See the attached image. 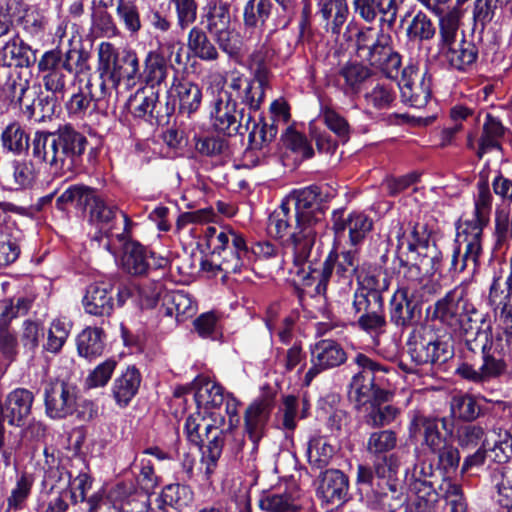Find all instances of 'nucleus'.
Wrapping results in <instances>:
<instances>
[{"mask_svg": "<svg viewBox=\"0 0 512 512\" xmlns=\"http://www.w3.org/2000/svg\"><path fill=\"white\" fill-rule=\"evenodd\" d=\"M506 131L507 128L498 116L486 113L477 147L472 135L467 138V147L475 150L477 157L481 159L488 152L501 150V141Z\"/></svg>", "mask_w": 512, "mask_h": 512, "instance_id": "nucleus-29", "label": "nucleus"}, {"mask_svg": "<svg viewBox=\"0 0 512 512\" xmlns=\"http://www.w3.org/2000/svg\"><path fill=\"white\" fill-rule=\"evenodd\" d=\"M388 491H383L381 494L380 503L383 509L388 512H412V506H410V495L409 491L406 495L398 492L396 482H387Z\"/></svg>", "mask_w": 512, "mask_h": 512, "instance_id": "nucleus-56", "label": "nucleus"}, {"mask_svg": "<svg viewBox=\"0 0 512 512\" xmlns=\"http://www.w3.org/2000/svg\"><path fill=\"white\" fill-rule=\"evenodd\" d=\"M113 284L110 281H97L90 284L82 299L86 313L94 316H109L114 307Z\"/></svg>", "mask_w": 512, "mask_h": 512, "instance_id": "nucleus-31", "label": "nucleus"}, {"mask_svg": "<svg viewBox=\"0 0 512 512\" xmlns=\"http://www.w3.org/2000/svg\"><path fill=\"white\" fill-rule=\"evenodd\" d=\"M122 223L124 224L123 232L112 233L116 242L114 249H121L120 256L121 268L131 275H143L150 270L151 262L149 260V252L140 243L131 241L128 237V230L131 225L126 214H121Z\"/></svg>", "mask_w": 512, "mask_h": 512, "instance_id": "nucleus-16", "label": "nucleus"}, {"mask_svg": "<svg viewBox=\"0 0 512 512\" xmlns=\"http://www.w3.org/2000/svg\"><path fill=\"white\" fill-rule=\"evenodd\" d=\"M116 14L130 35L133 36L138 34L141 30L142 24L138 8L134 3L119 0L116 8Z\"/></svg>", "mask_w": 512, "mask_h": 512, "instance_id": "nucleus-62", "label": "nucleus"}, {"mask_svg": "<svg viewBox=\"0 0 512 512\" xmlns=\"http://www.w3.org/2000/svg\"><path fill=\"white\" fill-rule=\"evenodd\" d=\"M141 375L135 367H127L113 382L112 396L119 407H126L138 392Z\"/></svg>", "mask_w": 512, "mask_h": 512, "instance_id": "nucleus-39", "label": "nucleus"}, {"mask_svg": "<svg viewBox=\"0 0 512 512\" xmlns=\"http://www.w3.org/2000/svg\"><path fill=\"white\" fill-rule=\"evenodd\" d=\"M349 480L338 469H327L319 476L316 494L323 502L339 506L348 500Z\"/></svg>", "mask_w": 512, "mask_h": 512, "instance_id": "nucleus-28", "label": "nucleus"}, {"mask_svg": "<svg viewBox=\"0 0 512 512\" xmlns=\"http://www.w3.org/2000/svg\"><path fill=\"white\" fill-rule=\"evenodd\" d=\"M477 310L469 302L466 288L457 286L448 291L439 299L433 310V317L454 331L464 334L465 340L468 334L475 333L472 323H476Z\"/></svg>", "mask_w": 512, "mask_h": 512, "instance_id": "nucleus-10", "label": "nucleus"}, {"mask_svg": "<svg viewBox=\"0 0 512 512\" xmlns=\"http://www.w3.org/2000/svg\"><path fill=\"white\" fill-rule=\"evenodd\" d=\"M397 436L392 430H380L370 434L367 440L368 453L378 456L396 447Z\"/></svg>", "mask_w": 512, "mask_h": 512, "instance_id": "nucleus-61", "label": "nucleus"}, {"mask_svg": "<svg viewBox=\"0 0 512 512\" xmlns=\"http://www.w3.org/2000/svg\"><path fill=\"white\" fill-rule=\"evenodd\" d=\"M283 146L295 155L297 159H309L314 150L306 136L292 127H288L281 135Z\"/></svg>", "mask_w": 512, "mask_h": 512, "instance_id": "nucleus-53", "label": "nucleus"}, {"mask_svg": "<svg viewBox=\"0 0 512 512\" xmlns=\"http://www.w3.org/2000/svg\"><path fill=\"white\" fill-rule=\"evenodd\" d=\"M456 230L449 271L461 273L464 270H470L474 273L479 266V259L483 251V234L471 224H465L464 227L456 225Z\"/></svg>", "mask_w": 512, "mask_h": 512, "instance_id": "nucleus-13", "label": "nucleus"}, {"mask_svg": "<svg viewBox=\"0 0 512 512\" xmlns=\"http://www.w3.org/2000/svg\"><path fill=\"white\" fill-rule=\"evenodd\" d=\"M121 214L118 208L110 203H107L100 195H96L93 202L90 205V217L91 220L101 225L102 229L106 231V241L103 243V247L110 253H115V237L112 238V233L123 232L124 224L121 222Z\"/></svg>", "mask_w": 512, "mask_h": 512, "instance_id": "nucleus-23", "label": "nucleus"}, {"mask_svg": "<svg viewBox=\"0 0 512 512\" xmlns=\"http://www.w3.org/2000/svg\"><path fill=\"white\" fill-rule=\"evenodd\" d=\"M132 469L135 474L136 487L145 498H148V495L153 493L159 484V479L154 472L151 460L145 457L135 459Z\"/></svg>", "mask_w": 512, "mask_h": 512, "instance_id": "nucleus-48", "label": "nucleus"}, {"mask_svg": "<svg viewBox=\"0 0 512 512\" xmlns=\"http://www.w3.org/2000/svg\"><path fill=\"white\" fill-rule=\"evenodd\" d=\"M412 284H402L393 293L389 303L390 321L397 327H409L416 324L421 317V305L415 299Z\"/></svg>", "mask_w": 512, "mask_h": 512, "instance_id": "nucleus-19", "label": "nucleus"}, {"mask_svg": "<svg viewBox=\"0 0 512 512\" xmlns=\"http://www.w3.org/2000/svg\"><path fill=\"white\" fill-rule=\"evenodd\" d=\"M187 48L196 58L205 62H214L219 58V52L209 39L206 31L198 26H193L187 35Z\"/></svg>", "mask_w": 512, "mask_h": 512, "instance_id": "nucleus-44", "label": "nucleus"}, {"mask_svg": "<svg viewBox=\"0 0 512 512\" xmlns=\"http://www.w3.org/2000/svg\"><path fill=\"white\" fill-rule=\"evenodd\" d=\"M80 401V389L72 381L57 379L45 387V411L51 419H64L75 413L81 420L92 419L96 414L93 403L85 402L88 412L81 413L78 411Z\"/></svg>", "mask_w": 512, "mask_h": 512, "instance_id": "nucleus-11", "label": "nucleus"}, {"mask_svg": "<svg viewBox=\"0 0 512 512\" xmlns=\"http://www.w3.org/2000/svg\"><path fill=\"white\" fill-rule=\"evenodd\" d=\"M314 255L303 265V273H296L293 266L290 271L296 274L304 284H309L310 279H317L318 283L315 291L318 295H325L329 284L337 282L341 285L340 289L345 290L352 284L353 276L359 266L357 248L340 252L339 254L330 253L320 270L313 267L318 260V250L313 248Z\"/></svg>", "mask_w": 512, "mask_h": 512, "instance_id": "nucleus-7", "label": "nucleus"}, {"mask_svg": "<svg viewBox=\"0 0 512 512\" xmlns=\"http://www.w3.org/2000/svg\"><path fill=\"white\" fill-rule=\"evenodd\" d=\"M407 347L416 365L443 363L452 356L450 345L433 333L419 335L414 332L407 341Z\"/></svg>", "mask_w": 512, "mask_h": 512, "instance_id": "nucleus-17", "label": "nucleus"}, {"mask_svg": "<svg viewBox=\"0 0 512 512\" xmlns=\"http://www.w3.org/2000/svg\"><path fill=\"white\" fill-rule=\"evenodd\" d=\"M452 69L458 71H468L476 63L478 59V48L472 41L465 38V34L461 33V39L455 46H450L440 52Z\"/></svg>", "mask_w": 512, "mask_h": 512, "instance_id": "nucleus-35", "label": "nucleus"}, {"mask_svg": "<svg viewBox=\"0 0 512 512\" xmlns=\"http://www.w3.org/2000/svg\"><path fill=\"white\" fill-rule=\"evenodd\" d=\"M272 405L268 400H260L251 403L244 414V432L252 443L251 458L255 460L260 440L264 437Z\"/></svg>", "mask_w": 512, "mask_h": 512, "instance_id": "nucleus-25", "label": "nucleus"}, {"mask_svg": "<svg viewBox=\"0 0 512 512\" xmlns=\"http://www.w3.org/2000/svg\"><path fill=\"white\" fill-rule=\"evenodd\" d=\"M358 57L370 66L379 69L388 78L398 74L401 57L391 47V36L383 31L368 27L360 30L356 37Z\"/></svg>", "mask_w": 512, "mask_h": 512, "instance_id": "nucleus-8", "label": "nucleus"}, {"mask_svg": "<svg viewBox=\"0 0 512 512\" xmlns=\"http://www.w3.org/2000/svg\"><path fill=\"white\" fill-rule=\"evenodd\" d=\"M239 405L240 402L237 399L229 400L228 420L219 412H211L208 418L200 414L190 415L186 420L185 431L191 443L200 446L204 441L203 436L207 439V444L202 448L200 465L204 479L208 482L211 481L218 467L223 447L230 440H235L234 432L239 423Z\"/></svg>", "mask_w": 512, "mask_h": 512, "instance_id": "nucleus-1", "label": "nucleus"}, {"mask_svg": "<svg viewBox=\"0 0 512 512\" xmlns=\"http://www.w3.org/2000/svg\"><path fill=\"white\" fill-rule=\"evenodd\" d=\"M410 506L417 512H431L439 499V494L431 482L411 481L408 483Z\"/></svg>", "mask_w": 512, "mask_h": 512, "instance_id": "nucleus-45", "label": "nucleus"}, {"mask_svg": "<svg viewBox=\"0 0 512 512\" xmlns=\"http://www.w3.org/2000/svg\"><path fill=\"white\" fill-rule=\"evenodd\" d=\"M354 363L358 368L370 366V373H367L374 388L376 389L377 401H388L392 395L391 378L395 376V370L389 366L382 365L368 356L359 353L354 358Z\"/></svg>", "mask_w": 512, "mask_h": 512, "instance_id": "nucleus-32", "label": "nucleus"}, {"mask_svg": "<svg viewBox=\"0 0 512 512\" xmlns=\"http://www.w3.org/2000/svg\"><path fill=\"white\" fill-rule=\"evenodd\" d=\"M179 101V109L182 113L191 115L196 112L202 102L201 88L190 81H179L173 84Z\"/></svg>", "mask_w": 512, "mask_h": 512, "instance_id": "nucleus-49", "label": "nucleus"}, {"mask_svg": "<svg viewBox=\"0 0 512 512\" xmlns=\"http://www.w3.org/2000/svg\"><path fill=\"white\" fill-rule=\"evenodd\" d=\"M96 195V192L88 186L71 185L57 198L56 206L59 210H64L68 204L86 208L91 205Z\"/></svg>", "mask_w": 512, "mask_h": 512, "instance_id": "nucleus-51", "label": "nucleus"}, {"mask_svg": "<svg viewBox=\"0 0 512 512\" xmlns=\"http://www.w3.org/2000/svg\"><path fill=\"white\" fill-rule=\"evenodd\" d=\"M212 246L213 253L224 254L219 268L227 274L241 272L242 268L250 262V252L245 239L234 230L220 231L215 235Z\"/></svg>", "mask_w": 512, "mask_h": 512, "instance_id": "nucleus-15", "label": "nucleus"}, {"mask_svg": "<svg viewBox=\"0 0 512 512\" xmlns=\"http://www.w3.org/2000/svg\"><path fill=\"white\" fill-rule=\"evenodd\" d=\"M373 228L372 219L363 212L353 211L347 215L334 212L333 230L338 237L348 231L349 242L356 247L361 244Z\"/></svg>", "mask_w": 512, "mask_h": 512, "instance_id": "nucleus-27", "label": "nucleus"}, {"mask_svg": "<svg viewBox=\"0 0 512 512\" xmlns=\"http://www.w3.org/2000/svg\"><path fill=\"white\" fill-rule=\"evenodd\" d=\"M358 288L354 293V297L363 295L367 300L372 301L374 298L384 301L383 292L389 287V280L381 269H373L358 275Z\"/></svg>", "mask_w": 512, "mask_h": 512, "instance_id": "nucleus-41", "label": "nucleus"}, {"mask_svg": "<svg viewBox=\"0 0 512 512\" xmlns=\"http://www.w3.org/2000/svg\"><path fill=\"white\" fill-rule=\"evenodd\" d=\"M104 349L103 331L97 327L85 328L77 337L80 356L91 358L100 355Z\"/></svg>", "mask_w": 512, "mask_h": 512, "instance_id": "nucleus-50", "label": "nucleus"}, {"mask_svg": "<svg viewBox=\"0 0 512 512\" xmlns=\"http://www.w3.org/2000/svg\"><path fill=\"white\" fill-rule=\"evenodd\" d=\"M399 227L396 237L398 246L407 243L409 257L419 272L426 276H432L440 270L442 253L437 245L430 240L429 233L424 224L415 223L411 225L409 236L405 238Z\"/></svg>", "mask_w": 512, "mask_h": 512, "instance_id": "nucleus-12", "label": "nucleus"}, {"mask_svg": "<svg viewBox=\"0 0 512 512\" xmlns=\"http://www.w3.org/2000/svg\"><path fill=\"white\" fill-rule=\"evenodd\" d=\"M370 366L358 368L350 383L349 399L357 408L376 400V389L367 373H370Z\"/></svg>", "mask_w": 512, "mask_h": 512, "instance_id": "nucleus-43", "label": "nucleus"}, {"mask_svg": "<svg viewBox=\"0 0 512 512\" xmlns=\"http://www.w3.org/2000/svg\"><path fill=\"white\" fill-rule=\"evenodd\" d=\"M35 477L28 472H22L17 475L16 483L7 499L10 510H20L24 507L33 487Z\"/></svg>", "mask_w": 512, "mask_h": 512, "instance_id": "nucleus-55", "label": "nucleus"}, {"mask_svg": "<svg viewBox=\"0 0 512 512\" xmlns=\"http://www.w3.org/2000/svg\"><path fill=\"white\" fill-rule=\"evenodd\" d=\"M492 195L486 181L477 184V194L474 198V211L471 215L459 219L456 225L464 227L465 224L477 227L483 234V229L490 220L492 210Z\"/></svg>", "mask_w": 512, "mask_h": 512, "instance_id": "nucleus-33", "label": "nucleus"}, {"mask_svg": "<svg viewBox=\"0 0 512 512\" xmlns=\"http://www.w3.org/2000/svg\"><path fill=\"white\" fill-rule=\"evenodd\" d=\"M213 82L210 89L214 94V99L210 106V120L213 128L228 136L243 135L248 133V140L255 148H261L271 142L277 129L272 125H267L261 117H255L251 113H246L244 109H237V102L231 97L223 94L224 78L220 74L211 76Z\"/></svg>", "mask_w": 512, "mask_h": 512, "instance_id": "nucleus-2", "label": "nucleus"}, {"mask_svg": "<svg viewBox=\"0 0 512 512\" xmlns=\"http://www.w3.org/2000/svg\"><path fill=\"white\" fill-rule=\"evenodd\" d=\"M1 142L4 149L20 155L29 147V136L18 122H12L2 131Z\"/></svg>", "mask_w": 512, "mask_h": 512, "instance_id": "nucleus-52", "label": "nucleus"}, {"mask_svg": "<svg viewBox=\"0 0 512 512\" xmlns=\"http://www.w3.org/2000/svg\"><path fill=\"white\" fill-rule=\"evenodd\" d=\"M196 386L194 398L199 408L219 409L225 404V413L227 414V403L230 399H236L230 393L225 394L222 386L209 379L199 380Z\"/></svg>", "mask_w": 512, "mask_h": 512, "instance_id": "nucleus-38", "label": "nucleus"}, {"mask_svg": "<svg viewBox=\"0 0 512 512\" xmlns=\"http://www.w3.org/2000/svg\"><path fill=\"white\" fill-rule=\"evenodd\" d=\"M337 81L346 96H357L373 81V72L361 62H347L339 68Z\"/></svg>", "mask_w": 512, "mask_h": 512, "instance_id": "nucleus-30", "label": "nucleus"}, {"mask_svg": "<svg viewBox=\"0 0 512 512\" xmlns=\"http://www.w3.org/2000/svg\"><path fill=\"white\" fill-rule=\"evenodd\" d=\"M512 334L507 331L493 332L488 323L477 328L475 333L468 334L466 347L471 352L480 351L482 364L475 368L468 363H462L456 369V373L463 379L483 384L502 375L506 370L504 355L511 349Z\"/></svg>", "mask_w": 512, "mask_h": 512, "instance_id": "nucleus-4", "label": "nucleus"}, {"mask_svg": "<svg viewBox=\"0 0 512 512\" xmlns=\"http://www.w3.org/2000/svg\"><path fill=\"white\" fill-rule=\"evenodd\" d=\"M461 12L453 8L439 18V53L459 43Z\"/></svg>", "mask_w": 512, "mask_h": 512, "instance_id": "nucleus-47", "label": "nucleus"}, {"mask_svg": "<svg viewBox=\"0 0 512 512\" xmlns=\"http://www.w3.org/2000/svg\"><path fill=\"white\" fill-rule=\"evenodd\" d=\"M28 47L19 39L8 41L0 49V65L4 67L23 66Z\"/></svg>", "mask_w": 512, "mask_h": 512, "instance_id": "nucleus-64", "label": "nucleus"}, {"mask_svg": "<svg viewBox=\"0 0 512 512\" xmlns=\"http://www.w3.org/2000/svg\"><path fill=\"white\" fill-rule=\"evenodd\" d=\"M337 449L324 436H313L307 444V460L309 465L315 469L327 467L333 459Z\"/></svg>", "mask_w": 512, "mask_h": 512, "instance_id": "nucleus-46", "label": "nucleus"}, {"mask_svg": "<svg viewBox=\"0 0 512 512\" xmlns=\"http://www.w3.org/2000/svg\"><path fill=\"white\" fill-rule=\"evenodd\" d=\"M71 327V322L66 318L54 319L48 330L45 350L53 354L59 353L70 334Z\"/></svg>", "mask_w": 512, "mask_h": 512, "instance_id": "nucleus-54", "label": "nucleus"}, {"mask_svg": "<svg viewBox=\"0 0 512 512\" xmlns=\"http://www.w3.org/2000/svg\"><path fill=\"white\" fill-rule=\"evenodd\" d=\"M398 87L404 103L415 108H422L428 103L430 84L425 79V73H421L414 66L403 69Z\"/></svg>", "mask_w": 512, "mask_h": 512, "instance_id": "nucleus-26", "label": "nucleus"}, {"mask_svg": "<svg viewBox=\"0 0 512 512\" xmlns=\"http://www.w3.org/2000/svg\"><path fill=\"white\" fill-rule=\"evenodd\" d=\"M190 500V489L187 486L180 484H169L165 486L157 498L160 509L164 506L181 509L183 506L187 505Z\"/></svg>", "mask_w": 512, "mask_h": 512, "instance_id": "nucleus-57", "label": "nucleus"}, {"mask_svg": "<svg viewBox=\"0 0 512 512\" xmlns=\"http://www.w3.org/2000/svg\"><path fill=\"white\" fill-rule=\"evenodd\" d=\"M223 94L231 97L235 102L247 107L248 112L256 116L265 99V93L256 86L250 78L239 71H232L229 75L228 90Z\"/></svg>", "mask_w": 512, "mask_h": 512, "instance_id": "nucleus-22", "label": "nucleus"}, {"mask_svg": "<svg viewBox=\"0 0 512 512\" xmlns=\"http://www.w3.org/2000/svg\"><path fill=\"white\" fill-rule=\"evenodd\" d=\"M296 226V216L291 209L282 201L281 205L269 216L267 229L270 235L282 239L287 253L292 254L290 236Z\"/></svg>", "mask_w": 512, "mask_h": 512, "instance_id": "nucleus-34", "label": "nucleus"}, {"mask_svg": "<svg viewBox=\"0 0 512 512\" xmlns=\"http://www.w3.org/2000/svg\"><path fill=\"white\" fill-rule=\"evenodd\" d=\"M439 490L446 504L450 506V512H467L466 499L458 483L444 478Z\"/></svg>", "mask_w": 512, "mask_h": 512, "instance_id": "nucleus-59", "label": "nucleus"}, {"mask_svg": "<svg viewBox=\"0 0 512 512\" xmlns=\"http://www.w3.org/2000/svg\"><path fill=\"white\" fill-rule=\"evenodd\" d=\"M410 436L423 438V444L426 445L431 452L439 451L441 447L447 444L446 439L439 431V423L435 418L424 416H416L410 423Z\"/></svg>", "mask_w": 512, "mask_h": 512, "instance_id": "nucleus-37", "label": "nucleus"}, {"mask_svg": "<svg viewBox=\"0 0 512 512\" xmlns=\"http://www.w3.org/2000/svg\"><path fill=\"white\" fill-rule=\"evenodd\" d=\"M396 97L397 93L394 84L387 80L373 79L363 94L365 107L375 111L392 108Z\"/></svg>", "mask_w": 512, "mask_h": 512, "instance_id": "nucleus-36", "label": "nucleus"}, {"mask_svg": "<svg viewBox=\"0 0 512 512\" xmlns=\"http://www.w3.org/2000/svg\"><path fill=\"white\" fill-rule=\"evenodd\" d=\"M202 21L205 28L219 45L220 49L233 55L237 51L234 30L231 28L229 4L221 0H209L203 7Z\"/></svg>", "mask_w": 512, "mask_h": 512, "instance_id": "nucleus-14", "label": "nucleus"}, {"mask_svg": "<svg viewBox=\"0 0 512 512\" xmlns=\"http://www.w3.org/2000/svg\"><path fill=\"white\" fill-rule=\"evenodd\" d=\"M158 102V92L150 89L148 93L144 89L137 90L133 99H130V106L135 117L144 118L153 116V111Z\"/></svg>", "mask_w": 512, "mask_h": 512, "instance_id": "nucleus-63", "label": "nucleus"}, {"mask_svg": "<svg viewBox=\"0 0 512 512\" xmlns=\"http://www.w3.org/2000/svg\"><path fill=\"white\" fill-rule=\"evenodd\" d=\"M77 503L71 473L64 467H49L41 483L37 512H67L71 504Z\"/></svg>", "mask_w": 512, "mask_h": 512, "instance_id": "nucleus-9", "label": "nucleus"}, {"mask_svg": "<svg viewBox=\"0 0 512 512\" xmlns=\"http://www.w3.org/2000/svg\"><path fill=\"white\" fill-rule=\"evenodd\" d=\"M276 16L272 0H249L243 8V22L246 29L262 31L266 22ZM276 24L278 20L275 18Z\"/></svg>", "mask_w": 512, "mask_h": 512, "instance_id": "nucleus-40", "label": "nucleus"}, {"mask_svg": "<svg viewBox=\"0 0 512 512\" xmlns=\"http://www.w3.org/2000/svg\"><path fill=\"white\" fill-rule=\"evenodd\" d=\"M346 361V353L339 343L334 340L324 339L318 341L311 348V367L304 377L306 385L319 373L338 367Z\"/></svg>", "mask_w": 512, "mask_h": 512, "instance_id": "nucleus-21", "label": "nucleus"}, {"mask_svg": "<svg viewBox=\"0 0 512 512\" xmlns=\"http://www.w3.org/2000/svg\"><path fill=\"white\" fill-rule=\"evenodd\" d=\"M179 41L174 39H157V47L146 53L143 61V78L145 83L154 89L164 83L167 79L170 58L176 44Z\"/></svg>", "mask_w": 512, "mask_h": 512, "instance_id": "nucleus-18", "label": "nucleus"}, {"mask_svg": "<svg viewBox=\"0 0 512 512\" xmlns=\"http://www.w3.org/2000/svg\"><path fill=\"white\" fill-rule=\"evenodd\" d=\"M258 506L264 512H299L302 509L301 490L295 483L263 491Z\"/></svg>", "mask_w": 512, "mask_h": 512, "instance_id": "nucleus-20", "label": "nucleus"}, {"mask_svg": "<svg viewBox=\"0 0 512 512\" xmlns=\"http://www.w3.org/2000/svg\"><path fill=\"white\" fill-rule=\"evenodd\" d=\"M382 402H372L365 421L372 427H383L391 424L399 415L400 410L393 405H382Z\"/></svg>", "mask_w": 512, "mask_h": 512, "instance_id": "nucleus-60", "label": "nucleus"}, {"mask_svg": "<svg viewBox=\"0 0 512 512\" xmlns=\"http://www.w3.org/2000/svg\"><path fill=\"white\" fill-rule=\"evenodd\" d=\"M86 138L70 127L57 134L37 131L32 139V155L56 171H69L84 153Z\"/></svg>", "mask_w": 512, "mask_h": 512, "instance_id": "nucleus-6", "label": "nucleus"}, {"mask_svg": "<svg viewBox=\"0 0 512 512\" xmlns=\"http://www.w3.org/2000/svg\"><path fill=\"white\" fill-rule=\"evenodd\" d=\"M100 89L103 96L118 95L135 87L140 75L139 58L129 47L117 48L110 42H101L97 48Z\"/></svg>", "mask_w": 512, "mask_h": 512, "instance_id": "nucleus-5", "label": "nucleus"}, {"mask_svg": "<svg viewBox=\"0 0 512 512\" xmlns=\"http://www.w3.org/2000/svg\"><path fill=\"white\" fill-rule=\"evenodd\" d=\"M319 13L326 22L325 27L334 35H339L349 15L346 0H319Z\"/></svg>", "mask_w": 512, "mask_h": 512, "instance_id": "nucleus-42", "label": "nucleus"}, {"mask_svg": "<svg viewBox=\"0 0 512 512\" xmlns=\"http://www.w3.org/2000/svg\"><path fill=\"white\" fill-rule=\"evenodd\" d=\"M352 308L359 315L356 325L359 329L373 335L385 331L387 321L385 317L384 301L379 299L367 300L363 295L353 297Z\"/></svg>", "mask_w": 512, "mask_h": 512, "instance_id": "nucleus-24", "label": "nucleus"}, {"mask_svg": "<svg viewBox=\"0 0 512 512\" xmlns=\"http://www.w3.org/2000/svg\"><path fill=\"white\" fill-rule=\"evenodd\" d=\"M170 306L167 308L169 315H175L178 321L192 317L196 312V305L191 296L184 291H175L169 296Z\"/></svg>", "mask_w": 512, "mask_h": 512, "instance_id": "nucleus-58", "label": "nucleus"}, {"mask_svg": "<svg viewBox=\"0 0 512 512\" xmlns=\"http://www.w3.org/2000/svg\"><path fill=\"white\" fill-rule=\"evenodd\" d=\"M283 202L291 210L294 209L296 226L290 236L292 244V263L296 273L305 272L303 265L314 255L318 229L323 227L324 212L321 207L319 189L310 186L291 192Z\"/></svg>", "mask_w": 512, "mask_h": 512, "instance_id": "nucleus-3", "label": "nucleus"}]
</instances>
